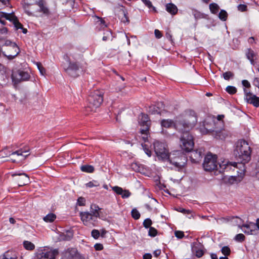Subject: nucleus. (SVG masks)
<instances>
[{"instance_id":"obj_1","label":"nucleus","mask_w":259,"mask_h":259,"mask_svg":"<svg viewBox=\"0 0 259 259\" xmlns=\"http://www.w3.org/2000/svg\"><path fill=\"white\" fill-rule=\"evenodd\" d=\"M197 122V117L195 112L190 110L185 119L176 120L163 119L161 121V125L165 128L175 126V128L182 133L181 137V146L186 151L192 148L194 143L193 138L189 131L192 129Z\"/></svg>"},{"instance_id":"obj_2","label":"nucleus","mask_w":259,"mask_h":259,"mask_svg":"<svg viewBox=\"0 0 259 259\" xmlns=\"http://www.w3.org/2000/svg\"><path fill=\"white\" fill-rule=\"evenodd\" d=\"M237 165V163L235 162L223 161L222 163L219 164L218 166L217 155H212L211 153L207 154L205 156L203 163V166L205 171H211L215 170V173L217 171L221 173L225 171H228L230 169L231 166L236 167Z\"/></svg>"},{"instance_id":"obj_3","label":"nucleus","mask_w":259,"mask_h":259,"mask_svg":"<svg viewBox=\"0 0 259 259\" xmlns=\"http://www.w3.org/2000/svg\"><path fill=\"white\" fill-rule=\"evenodd\" d=\"M234 153L238 163L244 164L251 159L250 147L244 140H241L237 142Z\"/></svg>"},{"instance_id":"obj_4","label":"nucleus","mask_w":259,"mask_h":259,"mask_svg":"<svg viewBox=\"0 0 259 259\" xmlns=\"http://www.w3.org/2000/svg\"><path fill=\"white\" fill-rule=\"evenodd\" d=\"M70 55L74 61H72L67 68H64V70L70 76L76 77L78 76L77 71L83 68V55L74 52L71 53Z\"/></svg>"},{"instance_id":"obj_5","label":"nucleus","mask_w":259,"mask_h":259,"mask_svg":"<svg viewBox=\"0 0 259 259\" xmlns=\"http://www.w3.org/2000/svg\"><path fill=\"white\" fill-rule=\"evenodd\" d=\"M103 101V94L99 91L91 92L88 98V108L91 111L99 107Z\"/></svg>"},{"instance_id":"obj_6","label":"nucleus","mask_w":259,"mask_h":259,"mask_svg":"<svg viewBox=\"0 0 259 259\" xmlns=\"http://www.w3.org/2000/svg\"><path fill=\"white\" fill-rule=\"evenodd\" d=\"M167 160L177 167H183L186 162V156L180 151H176L169 154Z\"/></svg>"},{"instance_id":"obj_7","label":"nucleus","mask_w":259,"mask_h":259,"mask_svg":"<svg viewBox=\"0 0 259 259\" xmlns=\"http://www.w3.org/2000/svg\"><path fill=\"white\" fill-rule=\"evenodd\" d=\"M58 254L57 249H50L47 247L40 248L35 253L36 259H55Z\"/></svg>"},{"instance_id":"obj_8","label":"nucleus","mask_w":259,"mask_h":259,"mask_svg":"<svg viewBox=\"0 0 259 259\" xmlns=\"http://www.w3.org/2000/svg\"><path fill=\"white\" fill-rule=\"evenodd\" d=\"M215 123L213 117L211 116L207 117L202 124H200L199 131L202 134H211L215 129Z\"/></svg>"},{"instance_id":"obj_9","label":"nucleus","mask_w":259,"mask_h":259,"mask_svg":"<svg viewBox=\"0 0 259 259\" xmlns=\"http://www.w3.org/2000/svg\"><path fill=\"white\" fill-rule=\"evenodd\" d=\"M155 153L160 160H166L168 158V152L164 143L155 141L153 143Z\"/></svg>"},{"instance_id":"obj_10","label":"nucleus","mask_w":259,"mask_h":259,"mask_svg":"<svg viewBox=\"0 0 259 259\" xmlns=\"http://www.w3.org/2000/svg\"><path fill=\"white\" fill-rule=\"evenodd\" d=\"M30 77V75L28 72L22 70L13 71L11 75L12 82L15 86L22 81L28 80Z\"/></svg>"},{"instance_id":"obj_11","label":"nucleus","mask_w":259,"mask_h":259,"mask_svg":"<svg viewBox=\"0 0 259 259\" xmlns=\"http://www.w3.org/2000/svg\"><path fill=\"white\" fill-rule=\"evenodd\" d=\"M244 99L247 103L253 105L254 107H259V97L252 93L248 89L243 88Z\"/></svg>"},{"instance_id":"obj_12","label":"nucleus","mask_w":259,"mask_h":259,"mask_svg":"<svg viewBox=\"0 0 259 259\" xmlns=\"http://www.w3.org/2000/svg\"><path fill=\"white\" fill-rule=\"evenodd\" d=\"M29 150L22 151V150H19L15 152H11L8 149L4 148L0 151V156L3 157H8L10 155H17L18 157H20L19 160H24L26 157L29 155V154H26L29 152Z\"/></svg>"},{"instance_id":"obj_13","label":"nucleus","mask_w":259,"mask_h":259,"mask_svg":"<svg viewBox=\"0 0 259 259\" xmlns=\"http://www.w3.org/2000/svg\"><path fill=\"white\" fill-rule=\"evenodd\" d=\"M182 149L186 151V152H190L189 157L191 160V161L193 163H198L201 160L203 157V151L201 149H196L195 150H192L193 147L189 151H186L184 149L182 146H181ZM194 147V146H193Z\"/></svg>"},{"instance_id":"obj_14","label":"nucleus","mask_w":259,"mask_h":259,"mask_svg":"<svg viewBox=\"0 0 259 259\" xmlns=\"http://www.w3.org/2000/svg\"><path fill=\"white\" fill-rule=\"evenodd\" d=\"M80 217L83 224L88 227H92L95 225L96 221L89 212H80Z\"/></svg>"},{"instance_id":"obj_15","label":"nucleus","mask_w":259,"mask_h":259,"mask_svg":"<svg viewBox=\"0 0 259 259\" xmlns=\"http://www.w3.org/2000/svg\"><path fill=\"white\" fill-rule=\"evenodd\" d=\"M39 0H23V8L25 12L30 16H34V10L31 8L32 6L36 5Z\"/></svg>"},{"instance_id":"obj_16","label":"nucleus","mask_w":259,"mask_h":259,"mask_svg":"<svg viewBox=\"0 0 259 259\" xmlns=\"http://www.w3.org/2000/svg\"><path fill=\"white\" fill-rule=\"evenodd\" d=\"M193 253L197 257H201L204 254L203 246L199 242H194L191 244Z\"/></svg>"},{"instance_id":"obj_17","label":"nucleus","mask_w":259,"mask_h":259,"mask_svg":"<svg viewBox=\"0 0 259 259\" xmlns=\"http://www.w3.org/2000/svg\"><path fill=\"white\" fill-rule=\"evenodd\" d=\"M211 135L217 139L225 140L228 136V133L224 127H215V130Z\"/></svg>"},{"instance_id":"obj_18","label":"nucleus","mask_w":259,"mask_h":259,"mask_svg":"<svg viewBox=\"0 0 259 259\" xmlns=\"http://www.w3.org/2000/svg\"><path fill=\"white\" fill-rule=\"evenodd\" d=\"M242 231L247 235L254 234V232L256 230L255 229V223L253 222H247L246 224H243L240 227Z\"/></svg>"},{"instance_id":"obj_19","label":"nucleus","mask_w":259,"mask_h":259,"mask_svg":"<svg viewBox=\"0 0 259 259\" xmlns=\"http://www.w3.org/2000/svg\"><path fill=\"white\" fill-rule=\"evenodd\" d=\"M36 5L38 6L39 9L36 10H34L35 13L39 12L42 13L46 16L50 15V12L47 6L46 1L39 0Z\"/></svg>"},{"instance_id":"obj_20","label":"nucleus","mask_w":259,"mask_h":259,"mask_svg":"<svg viewBox=\"0 0 259 259\" xmlns=\"http://www.w3.org/2000/svg\"><path fill=\"white\" fill-rule=\"evenodd\" d=\"M139 123L142 126L141 128H144L148 126L150 128V121L147 114L141 113L139 117Z\"/></svg>"},{"instance_id":"obj_21","label":"nucleus","mask_w":259,"mask_h":259,"mask_svg":"<svg viewBox=\"0 0 259 259\" xmlns=\"http://www.w3.org/2000/svg\"><path fill=\"white\" fill-rule=\"evenodd\" d=\"M13 177L19 176L21 177L18 180V185L20 186L25 185L29 182V179L28 175L25 173L15 172L12 174Z\"/></svg>"},{"instance_id":"obj_22","label":"nucleus","mask_w":259,"mask_h":259,"mask_svg":"<svg viewBox=\"0 0 259 259\" xmlns=\"http://www.w3.org/2000/svg\"><path fill=\"white\" fill-rule=\"evenodd\" d=\"M245 55L247 59L249 60L250 64L254 66L255 62L254 58L256 56V54L250 48L247 49L245 53Z\"/></svg>"},{"instance_id":"obj_23","label":"nucleus","mask_w":259,"mask_h":259,"mask_svg":"<svg viewBox=\"0 0 259 259\" xmlns=\"http://www.w3.org/2000/svg\"><path fill=\"white\" fill-rule=\"evenodd\" d=\"M149 128L148 126L144 128H141L140 129L141 138L144 143L148 142V138L149 137Z\"/></svg>"},{"instance_id":"obj_24","label":"nucleus","mask_w":259,"mask_h":259,"mask_svg":"<svg viewBox=\"0 0 259 259\" xmlns=\"http://www.w3.org/2000/svg\"><path fill=\"white\" fill-rule=\"evenodd\" d=\"M12 13H6L5 12L0 13V23L5 25L6 24V20L11 21Z\"/></svg>"},{"instance_id":"obj_25","label":"nucleus","mask_w":259,"mask_h":259,"mask_svg":"<svg viewBox=\"0 0 259 259\" xmlns=\"http://www.w3.org/2000/svg\"><path fill=\"white\" fill-rule=\"evenodd\" d=\"M16 253L12 250H8L0 256V259H17Z\"/></svg>"},{"instance_id":"obj_26","label":"nucleus","mask_w":259,"mask_h":259,"mask_svg":"<svg viewBox=\"0 0 259 259\" xmlns=\"http://www.w3.org/2000/svg\"><path fill=\"white\" fill-rule=\"evenodd\" d=\"M166 10L170 14L174 15L178 12L177 7L172 3H169L166 5Z\"/></svg>"},{"instance_id":"obj_27","label":"nucleus","mask_w":259,"mask_h":259,"mask_svg":"<svg viewBox=\"0 0 259 259\" xmlns=\"http://www.w3.org/2000/svg\"><path fill=\"white\" fill-rule=\"evenodd\" d=\"M213 117L214 119V121H215L216 127H221L224 126V123L223 121V118L224 117V115H219L216 118L214 116H211Z\"/></svg>"},{"instance_id":"obj_28","label":"nucleus","mask_w":259,"mask_h":259,"mask_svg":"<svg viewBox=\"0 0 259 259\" xmlns=\"http://www.w3.org/2000/svg\"><path fill=\"white\" fill-rule=\"evenodd\" d=\"M11 22L13 23L16 30H18L20 28H23V25L19 22L16 17L14 16L13 14L12 15V17Z\"/></svg>"},{"instance_id":"obj_29","label":"nucleus","mask_w":259,"mask_h":259,"mask_svg":"<svg viewBox=\"0 0 259 259\" xmlns=\"http://www.w3.org/2000/svg\"><path fill=\"white\" fill-rule=\"evenodd\" d=\"M80 169L83 172L92 173L94 172L95 168L93 166L91 165H83L81 166Z\"/></svg>"},{"instance_id":"obj_30","label":"nucleus","mask_w":259,"mask_h":259,"mask_svg":"<svg viewBox=\"0 0 259 259\" xmlns=\"http://www.w3.org/2000/svg\"><path fill=\"white\" fill-rule=\"evenodd\" d=\"M94 209L91 207V208L92 209V210L91 211V212L90 213H92V215H93V217L94 218V219L97 221V218L99 217V210L100 209V208L98 206H97L95 205L94 206Z\"/></svg>"},{"instance_id":"obj_31","label":"nucleus","mask_w":259,"mask_h":259,"mask_svg":"<svg viewBox=\"0 0 259 259\" xmlns=\"http://www.w3.org/2000/svg\"><path fill=\"white\" fill-rule=\"evenodd\" d=\"M56 219V215L53 213H50L45 216L43 220L47 223L53 222Z\"/></svg>"},{"instance_id":"obj_32","label":"nucleus","mask_w":259,"mask_h":259,"mask_svg":"<svg viewBox=\"0 0 259 259\" xmlns=\"http://www.w3.org/2000/svg\"><path fill=\"white\" fill-rule=\"evenodd\" d=\"M113 38L112 33L111 30H106L104 32V36L102 38L103 41H107L108 40H112Z\"/></svg>"},{"instance_id":"obj_33","label":"nucleus","mask_w":259,"mask_h":259,"mask_svg":"<svg viewBox=\"0 0 259 259\" xmlns=\"http://www.w3.org/2000/svg\"><path fill=\"white\" fill-rule=\"evenodd\" d=\"M23 244L24 248L26 250H33L35 248L34 244L30 241H24Z\"/></svg>"},{"instance_id":"obj_34","label":"nucleus","mask_w":259,"mask_h":259,"mask_svg":"<svg viewBox=\"0 0 259 259\" xmlns=\"http://www.w3.org/2000/svg\"><path fill=\"white\" fill-rule=\"evenodd\" d=\"M192 15L196 20L205 18V14L196 10H192Z\"/></svg>"},{"instance_id":"obj_35","label":"nucleus","mask_w":259,"mask_h":259,"mask_svg":"<svg viewBox=\"0 0 259 259\" xmlns=\"http://www.w3.org/2000/svg\"><path fill=\"white\" fill-rule=\"evenodd\" d=\"M220 8L219 5L214 3H211L209 5V9L210 12L213 14H216L219 11Z\"/></svg>"},{"instance_id":"obj_36","label":"nucleus","mask_w":259,"mask_h":259,"mask_svg":"<svg viewBox=\"0 0 259 259\" xmlns=\"http://www.w3.org/2000/svg\"><path fill=\"white\" fill-rule=\"evenodd\" d=\"M4 46L10 47L12 48L13 50H18L19 49V48L17 46V45L14 42H12L10 40H7L5 41V44Z\"/></svg>"},{"instance_id":"obj_37","label":"nucleus","mask_w":259,"mask_h":259,"mask_svg":"<svg viewBox=\"0 0 259 259\" xmlns=\"http://www.w3.org/2000/svg\"><path fill=\"white\" fill-rule=\"evenodd\" d=\"M218 17L222 21H225L227 19L228 13L225 10H221L219 13Z\"/></svg>"},{"instance_id":"obj_38","label":"nucleus","mask_w":259,"mask_h":259,"mask_svg":"<svg viewBox=\"0 0 259 259\" xmlns=\"http://www.w3.org/2000/svg\"><path fill=\"white\" fill-rule=\"evenodd\" d=\"M121 14L123 15V17L121 18V21L123 23H128L130 20L127 16V12L125 10L122 9L121 10Z\"/></svg>"},{"instance_id":"obj_39","label":"nucleus","mask_w":259,"mask_h":259,"mask_svg":"<svg viewBox=\"0 0 259 259\" xmlns=\"http://www.w3.org/2000/svg\"><path fill=\"white\" fill-rule=\"evenodd\" d=\"M237 91V88L232 85H228L226 89V91L230 95H234L236 94Z\"/></svg>"},{"instance_id":"obj_40","label":"nucleus","mask_w":259,"mask_h":259,"mask_svg":"<svg viewBox=\"0 0 259 259\" xmlns=\"http://www.w3.org/2000/svg\"><path fill=\"white\" fill-rule=\"evenodd\" d=\"M15 53L13 55H7L5 52H3V55L6 56L8 59L11 60L14 59L20 53V49L18 50H14Z\"/></svg>"},{"instance_id":"obj_41","label":"nucleus","mask_w":259,"mask_h":259,"mask_svg":"<svg viewBox=\"0 0 259 259\" xmlns=\"http://www.w3.org/2000/svg\"><path fill=\"white\" fill-rule=\"evenodd\" d=\"M132 168L137 172H141L142 170V165L137 162L133 163L131 164Z\"/></svg>"},{"instance_id":"obj_42","label":"nucleus","mask_w":259,"mask_h":259,"mask_svg":"<svg viewBox=\"0 0 259 259\" xmlns=\"http://www.w3.org/2000/svg\"><path fill=\"white\" fill-rule=\"evenodd\" d=\"M131 215L132 217L135 219V220H138L141 216V214L139 211L136 208H134L132 209L131 211Z\"/></svg>"},{"instance_id":"obj_43","label":"nucleus","mask_w":259,"mask_h":259,"mask_svg":"<svg viewBox=\"0 0 259 259\" xmlns=\"http://www.w3.org/2000/svg\"><path fill=\"white\" fill-rule=\"evenodd\" d=\"M141 146L145 153L149 157H150L151 156V151L149 149V145L146 144L142 143Z\"/></svg>"},{"instance_id":"obj_44","label":"nucleus","mask_w":259,"mask_h":259,"mask_svg":"<svg viewBox=\"0 0 259 259\" xmlns=\"http://www.w3.org/2000/svg\"><path fill=\"white\" fill-rule=\"evenodd\" d=\"M149 112L151 113V114H161V111L158 109V107L156 106H152L150 107V110Z\"/></svg>"},{"instance_id":"obj_45","label":"nucleus","mask_w":259,"mask_h":259,"mask_svg":"<svg viewBox=\"0 0 259 259\" xmlns=\"http://www.w3.org/2000/svg\"><path fill=\"white\" fill-rule=\"evenodd\" d=\"M157 230L154 227H151L148 231V235L152 237H155L157 234Z\"/></svg>"},{"instance_id":"obj_46","label":"nucleus","mask_w":259,"mask_h":259,"mask_svg":"<svg viewBox=\"0 0 259 259\" xmlns=\"http://www.w3.org/2000/svg\"><path fill=\"white\" fill-rule=\"evenodd\" d=\"M221 252L224 255L228 256L230 254L231 250L228 246H225L222 248Z\"/></svg>"},{"instance_id":"obj_47","label":"nucleus","mask_w":259,"mask_h":259,"mask_svg":"<svg viewBox=\"0 0 259 259\" xmlns=\"http://www.w3.org/2000/svg\"><path fill=\"white\" fill-rule=\"evenodd\" d=\"M152 224V221L149 218L146 219L143 223V226L146 228H150L151 227V225Z\"/></svg>"},{"instance_id":"obj_48","label":"nucleus","mask_w":259,"mask_h":259,"mask_svg":"<svg viewBox=\"0 0 259 259\" xmlns=\"http://www.w3.org/2000/svg\"><path fill=\"white\" fill-rule=\"evenodd\" d=\"M224 78L225 80H229L230 78H233L234 74L231 71L225 72L223 74Z\"/></svg>"},{"instance_id":"obj_49","label":"nucleus","mask_w":259,"mask_h":259,"mask_svg":"<svg viewBox=\"0 0 259 259\" xmlns=\"http://www.w3.org/2000/svg\"><path fill=\"white\" fill-rule=\"evenodd\" d=\"M245 238V236L243 234L240 233L235 236L234 239L237 242H242L244 241Z\"/></svg>"},{"instance_id":"obj_50","label":"nucleus","mask_w":259,"mask_h":259,"mask_svg":"<svg viewBox=\"0 0 259 259\" xmlns=\"http://www.w3.org/2000/svg\"><path fill=\"white\" fill-rule=\"evenodd\" d=\"M76 204L78 206H84L85 204V199L82 197H79L77 200Z\"/></svg>"},{"instance_id":"obj_51","label":"nucleus","mask_w":259,"mask_h":259,"mask_svg":"<svg viewBox=\"0 0 259 259\" xmlns=\"http://www.w3.org/2000/svg\"><path fill=\"white\" fill-rule=\"evenodd\" d=\"M113 191L115 192L118 195H121L122 194V193L123 192V189L118 186H114L112 187Z\"/></svg>"},{"instance_id":"obj_52","label":"nucleus","mask_w":259,"mask_h":259,"mask_svg":"<svg viewBox=\"0 0 259 259\" xmlns=\"http://www.w3.org/2000/svg\"><path fill=\"white\" fill-rule=\"evenodd\" d=\"M131 195V192L127 190H123L122 194L120 195L123 199L128 198Z\"/></svg>"},{"instance_id":"obj_53","label":"nucleus","mask_w":259,"mask_h":259,"mask_svg":"<svg viewBox=\"0 0 259 259\" xmlns=\"http://www.w3.org/2000/svg\"><path fill=\"white\" fill-rule=\"evenodd\" d=\"M175 235L178 239H182L184 237V233L181 231H176L175 232Z\"/></svg>"},{"instance_id":"obj_54","label":"nucleus","mask_w":259,"mask_h":259,"mask_svg":"<svg viewBox=\"0 0 259 259\" xmlns=\"http://www.w3.org/2000/svg\"><path fill=\"white\" fill-rule=\"evenodd\" d=\"M241 83L244 88H245L246 89H249L251 87V84L247 80H242Z\"/></svg>"},{"instance_id":"obj_55","label":"nucleus","mask_w":259,"mask_h":259,"mask_svg":"<svg viewBox=\"0 0 259 259\" xmlns=\"http://www.w3.org/2000/svg\"><path fill=\"white\" fill-rule=\"evenodd\" d=\"M99 186V184L97 182H89L86 184V186L89 188H92L93 187H97Z\"/></svg>"},{"instance_id":"obj_56","label":"nucleus","mask_w":259,"mask_h":259,"mask_svg":"<svg viewBox=\"0 0 259 259\" xmlns=\"http://www.w3.org/2000/svg\"><path fill=\"white\" fill-rule=\"evenodd\" d=\"M92 236L95 239H98L100 236L99 231L97 230H93L91 232Z\"/></svg>"},{"instance_id":"obj_57","label":"nucleus","mask_w":259,"mask_h":259,"mask_svg":"<svg viewBox=\"0 0 259 259\" xmlns=\"http://www.w3.org/2000/svg\"><path fill=\"white\" fill-rule=\"evenodd\" d=\"M238 10L241 12H245L247 10V6L244 4H240L238 6Z\"/></svg>"},{"instance_id":"obj_58","label":"nucleus","mask_w":259,"mask_h":259,"mask_svg":"<svg viewBox=\"0 0 259 259\" xmlns=\"http://www.w3.org/2000/svg\"><path fill=\"white\" fill-rule=\"evenodd\" d=\"M37 68L40 71V73L43 75L44 73L45 72V68L42 66L41 64L40 63H37Z\"/></svg>"},{"instance_id":"obj_59","label":"nucleus","mask_w":259,"mask_h":259,"mask_svg":"<svg viewBox=\"0 0 259 259\" xmlns=\"http://www.w3.org/2000/svg\"><path fill=\"white\" fill-rule=\"evenodd\" d=\"M252 82L253 85L259 89V77H254Z\"/></svg>"},{"instance_id":"obj_60","label":"nucleus","mask_w":259,"mask_h":259,"mask_svg":"<svg viewBox=\"0 0 259 259\" xmlns=\"http://www.w3.org/2000/svg\"><path fill=\"white\" fill-rule=\"evenodd\" d=\"M165 37L169 41H170L171 44L174 42L172 35L171 34L170 32H166L165 34Z\"/></svg>"},{"instance_id":"obj_61","label":"nucleus","mask_w":259,"mask_h":259,"mask_svg":"<svg viewBox=\"0 0 259 259\" xmlns=\"http://www.w3.org/2000/svg\"><path fill=\"white\" fill-rule=\"evenodd\" d=\"M9 4V0H0V9L7 6Z\"/></svg>"},{"instance_id":"obj_62","label":"nucleus","mask_w":259,"mask_h":259,"mask_svg":"<svg viewBox=\"0 0 259 259\" xmlns=\"http://www.w3.org/2000/svg\"><path fill=\"white\" fill-rule=\"evenodd\" d=\"M154 34H155V37L158 39L160 38L162 36L161 32L158 29L155 30Z\"/></svg>"},{"instance_id":"obj_63","label":"nucleus","mask_w":259,"mask_h":259,"mask_svg":"<svg viewBox=\"0 0 259 259\" xmlns=\"http://www.w3.org/2000/svg\"><path fill=\"white\" fill-rule=\"evenodd\" d=\"M143 3L149 8H151L152 7V3L150 0H142Z\"/></svg>"},{"instance_id":"obj_64","label":"nucleus","mask_w":259,"mask_h":259,"mask_svg":"<svg viewBox=\"0 0 259 259\" xmlns=\"http://www.w3.org/2000/svg\"><path fill=\"white\" fill-rule=\"evenodd\" d=\"M70 56H71L70 55ZM70 57L68 54H65L63 56V59L68 63V64L72 61Z\"/></svg>"}]
</instances>
